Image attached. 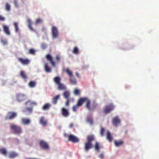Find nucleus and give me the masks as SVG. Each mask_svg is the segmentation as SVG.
Wrapping results in <instances>:
<instances>
[{"label": "nucleus", "instance_id": "f257e3e1", "mask_svg": "<svg viewBox=\"0 0 159 159\" xmlns=\"http://www.w3.org/2000/svg\"><path fill=\"white\" fill-rule=\"evenodd\" d=\"M97 106V104L95 101H91L88 98L85 106L89 111H92L94 110Z\"/></svg>", "mask_w": 159, "mask_h": 159}, {"label": "nucleus", "instance_id": "f03ea898", "mask_svg": "<svg viewBox=\"0 0 159 159\" xmlns=\"http://www.w3.org/2000/svg\"><path fill=\"white\" fill-rule=\"evenodd\" d=\"M61 79L58 76H57L54 78V81L58 86V89L60 90H66V86L61 82Z\"/></svg>", "mask_w": 159, "mask_h": 159}, {"label": "nucleus", "instance_id": "7ed1b4c3", "mask_svg": "<svg viewBox=\"0 0 159 159\" xmlns=\"http://www.w3.org/2000/svg\"><path fill=\"white\" fill-rule=\"evenodd\" d=\"M10 128L14 134H20L22 133V129L19 125L12 124L10 125Z\"/></svg>", "mask_w": 159, "mask_h": 159}, {"label": "nucleus", "instance_id": "20e7f679", "mask_svg": "<svg viewBox=\"0 0 159 159\" xmlns=\"http://www.w3.org/2000/svg\"><path fill=\"white\" fill-rule=\"evenodd\" d=\"M114 108V107L113 104H110L105 107L103 110V111L105 114H107L112 111Z\"/></svg>", "mask_w": 159, "mask_h": 159}, {"label": "nucleus", "instance_id": "39448f33", "mask_svg": "<svg viewBox=\"0 0 159 159\" xmlns=\"http://www.w3.org/2000/svg\"><path fill=\"white\" fill-rule=\"evenodd\" d=\"M17 116L16 112H9L7 113V115L5 117V120H11L15 118Z\"/></svg>", "mask_w": 159, "mask_h": 159}, {"label": "nucleus", "instance_id": "423d86ee", "mask_svg": "<svg viewBox=\"0 0 159 159\" xmlns=\"http://www.w3.org/2000/svg\"><path fill=\"white\" fill-rule=\"evenodd\" d=\"M51 31L52 37L53 38H57L59 35V32L57 28L55 26H52Z\"/></svg>", "mask_w": 159, "mask_h": 159}, {"label": "nucleus", "instance_id": "0eeeda50", "mask_svg": "<svg viewBox=\"0 0 159 159\" xmlns=\"http://www.w3.org/2000/svg\"><path fill=\"white\" fill-rule=\"evenodd\" d=\"M39 146L41 148L44 150H48L49 148L48 144L43 140L39 141Z\"/></svg>", "mask_w": 159, "mask_h": 159}, {"label": "nucleus", "instance_id": "6e6552de", "mask_svg": "<svg viewBox=\"0 0 159 159\" xmlns=\"http://www.w3.org/2000/svg\"><path fill=\"white\" fill-rule=\"evenodd\" d=\"M68 140L73 143H78L79 142V139L73 135H69L68 136Z\"/></svg>", "mask_w": 159, "mask_h": 159}, {"label": "nucleus", "instance_id": "1a4fd4ad", "mask_svg": "<svg viewBox=\"0 0 159 159\" xmlns=\"http://www.w3.org/2000/svg\"><path fill=\"white\" fill-rule=\"evenodd\" d=\"M47 61H49L52 66L55 67L56 65L55 62L54 61L52 57L50 54H47L46 56Z\"/></svg>", "mask_w": 159, "mask_h": 159}, {"label": "nucleus", "instance_id": "9d476101", "mask_svg": "<svg viewBox=\"0 0 159 159\" xmlns=\"http://www.w3.org/2000/svg\"><path fill=\"white\" fill-rule=\"evenodd\" d=\"M88 98L85 97L80 98L79 99L77 104L79 107L81 106L84 102H85L86 103Z\"/></svg>", "mask_w": 159, "mask_h": 159}, {"label": "nucleus", "instance_id": "9b49d317", "mask_svg": "<svg viewBox=\"0 0 159 159\" xmlns=\"http://www.w3.org/2000/svg\"><path fill=\"white\" fill-rule=\"evenodd\" d=\"M26 99V96L25 95L22 94H19L16 95L17 100L20 102L24 101Z\"/></svg>", "mask_w": 159, "mask_h": 159}, {"label": "nucleus", "instance_id": "f8f14e48", "mask_svg": "<svg viewBox=\"0 0 159 159\" xmlns=\"http://www.w3.org/2000/svg\"><path fill=\"white\" fill-rule=\"evenodd\" d=\"M120 120L118 116L113 118L112 119V122L113 125L117 127L120 123Z\"/></svg>", "mask_w": 159, "mask_h": 159}, {"label": "nucleus", "instance_id": "ddd939ff", "mask_svg": "<svg viewBox=\"0 0 159 159\" xmlns=\"http://www.w3.org/2000/svg\"><path fill=\"white\" fill-rule=\"evenodd\" d=\"M61 112L62 115L65 117H67L70 115L69 110L65 108H61Z\"/></svg>", "mask_w": 159, "mask_h": 159}, {"label": "nucleus", "instance_id": "4468645a", "mask_svg": "<svg viewBox=\"0 0 159 159\" xmlns=\"http://www.w3.org/2000/svg\"><path fill=\"white\" fill-rule=\"evenodd\" d=\"M18 60L23 65H28L30 62V60L28 59H23L22 58H18Z\"/></svg>", "mask_w": 159, "mask_h": 159}, {"label": "nucleus", "instance_id": "2eb2a0df", "mask_svg": "<svg viewBox=\"0 0 159 159\" xmlns=\"http://www.w3.org/2000/svg\"><path fill=\"white\" fill-rule=\"evenodd\" d=\"M92 143L87 142L84 144V150L86 151H88L89 149L92 148Z\"/></svg>", "mask_w": 159, "mask_h": 159}, {"label": "nucleus", "instance_id": "dca6fc26", "mask_svg": "<svg viewBox=\"0 0 159 159\" xmlns=\"http://www.w3.org/2000/svg\"><path fill=\"white\" fill-rule=\"evenodd\" d=\"M30 123V119L26 118H23L21 119V123L24 125H29Z\"/></svg>", "mask_w": 159, "mask_h": 159}, {"label": "nucleus", "instance_id": "f3484780", "mask_svg": "<svg viewBox=\"0 0 159 159\" xmlns=\"http://www.w3.org/2000/svg\"><path fill=\"white\" fill-rule=\"evenodd\" d=\"M39 122L40 124L44 126H46L47 124V120L43 117H41L40 118Z\"/></svg>", "mask_w": 159, "mask_h": 159}, {"label": "nucleus", "instance_id": "a211bd4d", "mask_svg": "<svg viewBox=\"0 0 159 159\" xmlns=\"http://www.w3.org/2000/svg\"><path fill=\"white\" fill-rule=\"evenodd\" d=\"M60 95L58 94L54 97L52 99V102L54 104H56L58 100L59 99Z\"/></svg>", "mask_w": 159, "mask_h": 159}, {"label": "nucleus", "instance_id": "6ab92c4d", "mask_svg": "<svg viewBox=\"0 0 159 159\" xmlns=\"http://www.w3.org/2000/svg\"><path fill=\"white\" fill-rule=\"evenodd\" d=\"M3 30L5 32L6 34L7 35H10V32L9 30V27L6 25H4L3 26Z\"/></svg>", "mask_w": 159, "mask_h": 159}, {"label": "nucleus", "instance_id": "aec40b11", "mask_svg": "<svg viewBox=\"0 0 159 159\" xmlns=\"http://www.w3.org/2000/svg\"><path fill=\"white\" fill-rule=\"evenodd\" d=\"M124 142L122 140H115L114 141L115 145L117 147H119L123 144Z\"/></svg>", "mask_w": 159, "mask_h": 159}, {"label": "nucleus", "instance_id": "412c9836", "mask_svg": "<svg viewBox=\"0 0 159 159\" xmlns=\"http://www.w3.org/2000/svg\"><path fill=\"white\" fill-rule=\"evenodd\" d=\"M44 69L45 71L47 73L50 72L52 71L51 68L49 66L47 63H46L44 65Z\"/></svg>", "mask_w": 159, "mask_h": 159}, {"label": "nucleus", "instance_id": "4be33fe9", "mask_svg": "<svg viewBox=\"0 0 159 159\" xmlns=\"http://www.w3.org/2000/svg\"><path fill=\"white\" fill-rule=\"evenodd\" d=\"M51 106V104L49 103H47L43 106L42 109L43 110H48Z\"/></svg>", "mask_w": 159, "mask_h": 159}, {"label": "nucleus", "instance_id": "5701e85b", "mask_svg": "<svg viewBox=\"0 0 159 159\" xmlns=\"http://www.w3.org/2000/svg\"><path fill=\"white\" fill-rule=\"evenodd\" d=\"M94 136L92 135H88L87 137V142L91 143L94 140Z\"/></svg>", "mask_w": 159, "mask_h": 159}, {"label": "nucleus", "instance_id": "b1692460", "mask_svg": "<svg viewBox=\"0 0 159 159\" xmlns=\"http://www.w3.org/2000/svg\"><path fill=\"white\" fill-rule=\"evenodd\" d=\"M70 95V93L68 91H66L64 92L63 94V96L66 99H69V96Z\"/></svg>", "mask_w": 159, "mask_h": 159}, {"label": "nucleus", "instance_id": "393cba45", "mask_svg": "<svg viewBox=\"0 0 159 159\" xmlns=\"http://www.w3.org/2000/svg\"><path fill=\"white\" fill-rule=\"evenodd\" d=\"M18 155L17 153L15 152H11L9 155V157L10 158H13L17 157Z\"/></svg>", "mask_w": 159, "mask_h": 159}, {"label": "nucleus", "instance_id": "a878e982", "mask_svg": "<svg viewBox=\"0 0 159 159\" xmlns=\"http://www.w3.org/2000/svg\"><path fill=\"white\" fill-rule=\"evenodd\" d=\"M107 139L110 142H111L112 140V137L111 135V134L109 131L107 132Z\"/></svg>", "mask_w": 159, "mask_h": 159}, {"label": "nucleus", "instance_id": "bb28decb", "mask_svg": "<svg viewBox=\"0 0 159 159\" xmlns=\"http://www.w3.org/2000/svg\"><path fill=\"white\" fill-rule=\"evenodd\" d=\"M94 148L96 151H99L101 148L100 143L97 142H96L94 145Z\"/></svg>", "mask_w": 159, "mask_h": 159}, {"label": "nucleus", "instance_id": "cd10ccee", "mask_svg": "<svg viewBox=\"0 0 159 159\" xmlns=\"http://www.w3.org/2000/svg\"><path fill=\"white\" fill-rule=\"evenodd\" d=\"M70 83L72 84H75L76 83V81L73 75L71 77H70Z\"/></svg>", "mask_w": 159, "mask_h": 159}, {"label": "nucleus", "instance_id": "c85d7f7f", "mask_svg": "<svg viewBox=\"0 0 159 159\" xmlns=\"http://www.w3.org/2000/svg\"><path fill=\"white\" fill-rule=\"evenodd\" d=\"M65 71L66 73L68 75L69 77H71L73 76L72 72L69 68L66 69Z\"/></svg>", "mask_w": 159, "mask_h": 159}, {"label": "nucleus", "instance_id": "c756f323", "mask_svg": "<svg viewBox=\"0 0 159 159\" xmlns=\"http://www.w3.org/2000/svg\"><path fill=\"white\" fill-rule=\"evenodd\" d=\"M0 153L4 155H6L7 152L6 149L4 148H0Z\"/></svg>", "mask_w": 159, "mask_h": 159}, {"label": "nucleus", "instance_id": "7c9ffc66", "mask_svg": "<svg viewBox=\"0 0 159 159\" xmlns=\"http://www.w3.org/2000/svg\"><path fill=\"white\" fill-rule=\"evenodd\" d=\"M27 22L29 24L28 26L29 28L32 31H34L32 27L31 26V25L32 24V22L30 19H28L27 20Z\"/></svg>", "mask_w": 159, "mask_h": 159}, {"label": "nucleus", "instance_id": "2f4dec72", "mask_svg": "<svg viewBox=\"0 0 159 159\" xmlns=\"http://www.w3.org/2000/svg\"><path fill=\"white\" fill-rule=\"evenodd\" d=\"M20 75L21 77L23 79H26L27 78V76L23 71H21L20 72Z\"/></svg>", "mask_w": 159, "mask_h": 159}, {"label": "nucleus", "instance_id": "473e14b6", "mask_svg": "<svg viewBox=\"0 0 159 159\" xmlns=\"http://www.w3.org/2000/svg\"><path fill=\"white\" fill-rule=\"evenodd\" d=\"M87 122L89 123L91 125H92L93 123V120L91 117H88L87 118Z\"/></svg>", "mask_w": 159, "mask_h": 159}, {"label": "nucleus", "instance_id": "72a5a7b5", "mask_svg": "<svg viewBox=\"0 0 159 159\" xmlns=\"http://www.w3.org/2000/svg\"><path fill=\"white\" fill-rule=\"evenodd\" d=\"M35 84L34 81H31L29 84V86L31 88H33L35 86Z\"/></svg>", "mask_w": 159, "mask_h": 159}, {"label": "nucleus", "instance_id": "f704fd0d", "mask_svg": "<svg viewBox=\"0 0 159 159\" xmlns=\"http://www.w3.org/2000/svg\"><path fill=\"white\" fill-rule=\"evenodd\" d=\"M11 7L10 5L7 3L5 4V9L7 11H9L10 10Z\"/></svg>", "mask_w": 159, "mask_h": 159}, {"label": "nucleus", "instance_id": "c9c22d12", "mask_svg": "<svg viewBox=\"0 0 159 159\" xmlns=\"http://www.w3.org/2000/svg\"><path fill=\"white\" fill-rule=\"evenodd\" d=\"M14 27H15V31L17 32L19 31V28L18 27V24L17 22H14Z\"/></svg>", "mask_w": 159, "mask_h": 159}, {"label": "nucleus", "instance_id": "e433bc0d", "mask_svg": "<svg viewBox=\"0 0 159 159\" xmlns=\"http://www.w3.org/2000/svg\"><path fill=\"white\" fill-rule=\"evenodd\" d=\"M73 53L75 54H78L79 53V50L78 48L76 47H75L73 51Z\"/></svg>", "mask_w": 159, "mask_h": 159}, {"label": "nucleus", "instance_id": "4c0bfd02", "mask_svg": "<svg viewBox=\"0 0 159 159\" xmlns=\"http://www.w3.org/2000/svg\"><path fill=\"white\" fill-rule=\"evenodd\" d=\"M67 101L66 103V106H68L69 105V102L70 101H73L74 100V98H71L70 99H66Z\"/></svg>", "mask_w": 159, "mask_h": 159}, {"label": "nucleus", "instance_id": "58836bf2", "mask_svg": "<svg viewBox=\"0 0 159 159\" xmlns=\"http://www.w3.org/2000/svg\"><path fill=\"white\" fill-rule=\"evenodd\" d=\"M32 111V109L31 108L27 107L26 109L25 110L23 111L24 112H25L26 111H28L30 113H31Z\"/></svg>", "mask_w": 159, "mask_h": 159}, {"label": "nucleus", "instance_id": "ea45409f", "mask_svg": "<svg viewBox=\"0 0 159 159\" xmlns=\"http://www.w3.org/2000/svg\"><path fill=\"white\" fill-rule=\"evenodd\" d=\"M105 129L104 128L101 127L100 130V135L102 137L104 135Z\"/></svg>", "mask_w": 159, "mask_h": 159}, {"label": "nucleus", "instance_id": "a19ab883", "mask_svg": "<svg viewBox=\"0 0 159 159\" xmlns=\"http://www.w3.org/2000/svg\"><path fill=\"white\" fill-rule=\"evenodd\" d=\"M1 42L4 45H6L7 44V40L6 39H2L1 40Z\"/></svg>", "mask_w": 159, "mask_h": 159}, {"label": "nucleus", "instance_id": "79ce46f5", "mask_svg": "<svg viewBox=\"0 0 159 159\" xmlns=\"http://www.w3.org/2000/svg\"><path fill=\"white\" fill-rule=\"evenodd\" d=\"M79 107L78 106L77 104L75 106H74L72 107L73 111L74 112H75L76 111L77 109Z\"/></svg>", "mask_w": 159, "mask_h": 159}, {"label": "nucleus", "instance_id": "37998d69", "mask_svg": "<svg viewBox=\"0 0 159 159\" xmlns=\"http://www.w3.org/2000/svg\"><path fill=\"white\" fill-rule=\"evenodd\" d=\"M47 45L45 43H42L41 45V48L43 49H45L47 48Z\"/></svg>", "mask_w": 159, "mask_h": 159}, {"label": "nucleus", "instance_id": "c03bdc74", "mask_svg": "<svg viewBox=\"0 0 159 159\" xmlns=\"http://www.w3.org/2000/svg\"><path fill=\"white\" fill-rule=\"evenodd\" d=\"M74 93L76 95H79L80 94V92L78 89H75L74 90Z\"/></svg>", "mask_w": 159, "mask_h": 159}, {"label": "nucleus", "instance_id": "a18cd8bd", "mask_svg": "<svg viewBox=\"0 0 159 159\" xmlns=\"http://www.w3.org/2000/svg\"><path fill=\"white\" fill-rule=\"evenodd\" d=\"M29 52L30 54H34L35 53V51L34 49L31 48L29 50Z\"/></svg>", "mask_w": 159, "mask_h": 159}, {"label": "nucleus", "instance_id": "49530a36", "mask_svg": "<svg viewBox=\"0 0 159 159\" xmlns=\"http://www.w3.org/2000/svg\"><path fill=\"white\" fill-rule=\"evenodd\" d=\"M42 20L40 18H38L37 19L36 21V24H38L42 23Z\"/></svg>", "mask_w": 159, "mask_h": 159}, {"label": "nucleus", "instance_id": "de8ad7c7", "mask_svg": "<svg viewBox=\"0 0 159 159\" xmlns=\"http://www.w3.org/2000/svg\"><path fill=\"white\" fill-rule=\"evenodd\" d=\"M31 102H32L30 100H29L25 103V105H27L29 104L30 106H31Z\"/></svg>", "mask_w": 159, "mask_h": 159}, {"label": "nucleus", "instance_id": "09e8293b", "mask_svg": "<svg viewBox=\"0 0 159 159\" xmlns=\"http://www.w3.org/2000/svg\"><path fill=\"white\" fill-rule=\"evenodd\" d=\"M60 59V57L59 55H56V60L57 62H58Z\"/></svg>", "mask_w": 159, "mask_h": 159}, {"label": "nucleus", "instance_id": "8fccbe9b", "mask_svg": "<svg viewBox=\"0 0 159 159\" xmlns=\"http://www.w3.org/2000/svg\"><path fill=\"white\" fill-rule=\"evenodd\" d=\"M14 4L15 6L16 7H18V5L17 3V1L16 0H14Z\"/></svg>", "mask_w": 159, "mask_h": 159}, {"label": "nucleus", "instance_id": "3c124183", "mask_svg": "<svg viewBox=\"0 0 159 159\" xmlns=\"http://www.w3.org/2000/svg\"><path fill=\"white\" fill-rule=\"evenodd\" d=\"M5 20V18L3 16H0V21H4Z\"/></svg>", "mask_w": 159, "mask_h": 159}, {"label": "nucleus", "instance_id": "603ef678", "mask_svg": "<svg viewBox=\"0 0 159 159\" xmlns=\"http://www.w3.org/2000/svg\"><path fill=\"white\" fill-rule=\"evenodd\" d=\"M36 104L37 103L35 102H32L30 106H32V105H36Z\"/></svg>", "mask_w": 159, "mask_h": 159}, {"label": "nucleus", "instance_id": "864d4df0", "mask_svg": "<svg viewBox=\"0 0 159 159\" xmlns=\"http://www.w3.org/2000/svg\"><path fill=\"white\" fill-rule=\"evenodd\" d=\"M99 157L101 158H103V154H101L99 155Z\"/></svg>", "mask_w": 159, "mask_h": 159}, {"label": "nucleus", "instance_id": "5fc2aeb1", "mask_svg": "<svg viewBox=\"0 0 159 159\" xmlns=\"http://www.w3.org/2000/svg\"><path fill=\"white\" fill-rule=\"evenodd\" d=\"M75 74H76V75L78 77H80V75H79V74L78 73L76 72Z\"/></svg>", "mask_w": 159, "mask_h": 159}, {"label": "nucleus", "instance_id": "6e6d98bb", "mask_svg": "<svg viewBox=\"0 0 159 159\" xmlns=\"http://www.w3.org/2000/svg\"><path fill=\"white\" fill-rule=\"evenodd\" d=\"M73 126V124L72 123H71L70 125V127L72 128Z\"/></svg>", "mask_w": 159, "mask_h": 159}]
</instances>
